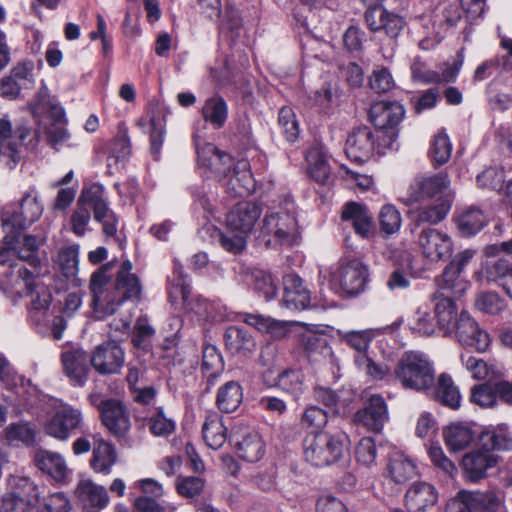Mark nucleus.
Listing matches in <instances>:
<instances>
[{
  "label": "nucleus",
  "instance_id": "1",
  "mask_svg": "<svg viewBox=\"0 0 512 512\" xmlns=\"http://www.w3.org/2000/svg\"><path fill=\"white\" fill-rule=\"evenodd\" d=\"M111 265L112 263L103 265L90 279L93 310L99 319L116 313L123 302L138 303L142 297L143 287L137 275L132 273V263L126 260L121 264L114 284L107 274Z\"/></svg>",
  "mask_w": 512,
  "mask_h": 512
},
{
  "label": "nucleus",
  "instance_id": "2",
  "mask_svg": "<svg viewBox=\"0 0 512 512\" xmlns=\"http://www.w3.org/2000/svg\"><path fill=\"white\" fill-rule=\"evenodd\" d=\"M91 210H93L95 221L102 225L104 235L114 237L119 220L109 207L105 189L100 184H93L81 191L76 207L69 217V230L77 237H83L90 230Z\"/></svg>",
  "mask_w": 512,
  "mask_h": 512
},
{
  "label": "nucleus",
  "instance_id": "3",
  "mask_svg": "<svg viewBox=\"0 0 512 512\" xmlns=\"http://www.w3.org/2000/svg\"><path fill=\"white\" fill-rule=\"evenodd\" d=\"M438 301L434 304V311L438 317L439 327L447 336H453L457 341L467 347L474 348L479 352L485 351L490 345L488 333L482 330L478 323L467 312H462L455 322L456 307L453 300L448 296H437Z\"/></svg>",
  "mask_w": 512,
  "mask_h": 512
},
{
  "label": "nucleus",
  "instance_id": "4",
  "mask_svg": "<svg viewBox=\"0 0 512 512\" xmlns=\"http://www.w3.org/2000/svg\"><path fill=\"white\" fill-rule=\"evenodd\" d=\"M394 375L405 389L418 392L429 391L435 383L433 363L418 351L405 352L396 364Z\"/></svg>",
  "mask_w": 512,
  "mask_h": 512
},
{
  "label": "nucleus",
  "instance_id": "5",
  "mask_svg": "<svg viewBox=\"0 0 512 512\" xmlns=\"http://www.w3.org/2000/svg\"><path fill=\"white\" fill-rule=\"evenodd\" d=\"M344 435L318 432L304 440V456L307 462L316 467L332 465L340 460L345 451Z\"/></svg>",
  "mask_w": 512,
  "mask_h": 512
},
{
  "label": "nucleus",
  "instance_id": "6",
  "mask_svg": "<svg viewBox=\"0 0 512 512\" xmlns=\"http://www.w3.org/2000/svg\"><path fill=\"white\" fill-rule=\"evenodd\" d=\"M297 237L298 225L293 214L281 210L264 216L259 238L267 247L291 246Z\"/></svg>",
  "mask_w": 512,
  "mask_h": 512
},
{
  "label": "nucleus",
  "instance_id": "7",
  "mask_svg": "<svg viewBox=\"0 0 512 512\" xmlns=\"http://www.w3.org/2000/svg\"><path fill=\"white\" fill-rule=\"evenodd\" d=\"M0 381L5 388L13 393L10 401L15 406L29 409L42 400V393L29 379L18 375L10 362L0 354Z\"/></svg>",
  "mask_w": 512,
  "mask_h": 512
},
{
  "label": "nucleus",
  "instance_id": "8",
  "mask_svg": "<svg viewBox=\"0 0 512 512\" xmlns=\"http://www.w3.org/2000/svg\"><path fill=\"white\" fill-rule=\"evenodd\" d=\"M395 132H390L382 140L376 136L371 128L359 126L354 128L348 135L345 152L352 161L364 162L368 160L375 151L384 154V149L391 146Z\"/></svg>",
  "mask_w": 512,
  "mask_h": 512
},
{
  "label": "nucleus",
  "instance_id": "9",
  "mask_svg": "<svg viewBox=\"0 0 512 512\" xmlns=\"http://www.w3.org/2000/svg\"><path fill=\"white\" fill-rule=\"evenodd\" d=\"M44 206L35 186H30L23 194L19 209L6 211L2 215L4 231L20 232L30 227L42 216Z\"/></svg>",
  "mask_w": 512,
  "mask_h": 512
},
{
  "label": "nucleus",
  "instance_id": "10",
  "mask_svg": "<svg viewBox=\"0 0 512 512\" xmlns=\"http://www.w3.org/2000/svg\"><path fill=\"white\" fill-rule=\"evenodd\" d=\"M11 268L17 269L16 292L21 296H32L29 307V314L33 321L38 323L44 320V316L50 306L52 295L45 286L34 284L35 272L17 264H10Z\"/></svg>",
  "mask_w": 512,
  "mask_h": 512
},
{
  "label": "nucleus",
  "instance_id": "11",
  "mask_svg": "<svg viewBox=\"0 0 512 512\" xmlns=\"http://www.w3.org/2000/svg\"><path fill=\"white\" fill-rule=\"evenodd\" d=\"M446 512H506V510L499 493L462 491L448 502Z\"/></svg>",
  "mask_w": 512,
  "mask_h": 512
},
{
  "label": "nucleus",
  "instance_id": "12",
  "mask_svg": "<svg viewBox=\"0 0 512 512\" xmlns=\"http://www.w3.org/2000/svg\"><path fill=\"white\" fill-rule=\"evenodd\" d=\"M195 145L199 168L203 170L207 177H213L222 183L237 164V161L211 143L201 145L197 136L195 137Z\"/></svg>",
  "mask_w": 512,
  "mask_h": 512
},
{
  "label": "nucleus",
  "instance_id": "13",
  "mask_svg": "<svg viewBox=\"0 0 512 512\" xmlns=\"http://www.w3.org/2000/svg\"><path fill=\"white\" fill-rule=\"evenodd\" d=\"M82 422L81 410L62 401H55L53 414L46 422L44 430L49 436L64 441L74 430L81 427Z\"/></svg>",
  "mask_w": 512,
  "mask_h": 512
},
{
  "label": "nucleus",
  "instance_id": "14",
  "mask_svg": "<svg viewBox=\"0 0 512 512\" xmlns=\"http://www.w3.org/2000/svg\"><path fill=\"white\" fill-rule=\"evenodd\" d=\"M450 185L447 173L439 172L431 175H418L407 190L405 203L412 205L425 199L442 194Z\"/></svg>",
  "mask_w": 512,
  "mask_h": 512
},
{
  "label": "nucleus",
  "instance_id": "15",
  "mask_svg": "<svg viewBox=\"0 0 512 512\" xmlns=\"http://www.w3.org/2000/svg\"><path fill=\"white\" fill-rule=\"evenodd\" d=\"M421 255L430 262H438L450 257L453 250L451 237L436 228H426L418 235Z\"/></svg>",
  "mask_w": 512,
  "mask_h": 512
},
{
  "label": "nucleus",
  "instance_id": "16",
  "mask_svg": "<svg viewBox=\"0 0 512 512\" xmlns=\"http://www.w3.org/2000/svg\"><path fill=\"white\" fill-rule=\"evenodd\" d=\"M499 456L492 452L488 443L482 442V446L469 453L462 459V467L465 477L471 482H477L488 476V470L499 463Z\"/></svg>",
  "mask_w": 512,
  "mask_h": 512
},
{
  "label": "nucleus",
  "instance_id": "17",
  "mask_svg": "<svg viewBox=\"0 0 512 512\" xmlns=\"http://www.w3.org/2000/svg\"><path fill=\"white\" fill-rule=\"evenodd\" d=\"M34 64L31 61L19 62L0 80V96L15 100L20 97L23 89H29L34 85Z\"/></svg>",
  "mask_w": 512,
  "mask_h": 512
},
{
  "label": "nucleus",
  "instance_id": "18",
  "mask_svg": "<svg viewBox=\"0 0 512 512\" xmlns=\"http://www.w3.org/2000/svg\"><path fill=\"white\" fill-rule=\"evenodd\" d=\"M91 366L100 375L118 374L125 362L123 349L114 341L103 343L93 351Z\"/></svg>",
  "mask_w": 512,
  "mask_h": 512
},
{
  "label": "nucleus",
  "instance_id": "19",
  "mask_svg": "<svg viewBox=\"0 0 512 512\" xmlns=\"http://www.w3.org/2000/svg\"><path fill=\"white\" fill-rule=\"evenodd\" d=\"M332 279L339 284L343 292L355 295L363 291L368 279V269L361 261L351 260L340 266L333 273Z\"/></svg>",
  "mask_w": 512,
  "mask_h": 512
},
{
  "label": "nucleus",
  "instance_id": "20",
  "mask_svg": "<svg viewBox=\"0 0 512 512\" xmlns=\"http://www.w3.org/2000/svg\"><path fill=\"white\" fill-rule=\"evenodd\" d=\"M261 216V208L253 202H239L227 214V227L243 235L251 233Z\"/></svg>",
  "mask_w": 512,
  "mask_h": 512
},
{
  "label": "nucleus",
  "instance_id": "21",
  "mask_svg": "<svg viewBox=\"0 0 512 512\" xmlns=\"http://www.w3.org/2000/svg\"><path fill=\"white\" fill-rule=\"evenodd\" d=\"M103 425L117 438H123L130 430L131 423L124 405L116 399H108L100 414Z\"/></svg>",
  "mask_w": 512,
  "mask_h": 512
},
{
  "label": "nucleus",
  "instance_id": "22",
  "mask_svg": "<svg viewBox=\"0 0 512 512\" xmlns=\"http://www.w3.org/2000/svg\"><path fill=\"white\" fill-rule=\"evenodd\" d=\"M227 193L234 197L251 194L255 189V180L246 160L237 161L227 178L222 182Z\"/></svg>",
  "mask_w": 512,
  "mask_h": 512
},
{
  "label": "nucleus",
  "instance_id": "23",
  "mask_svg": "<svg viewBox=\"0 0 512 512\" xmlns=\"http://www.w3.org/2000/svg\"><path fill=\"white\" fill-rule=\"evenodd\" d=\"M404 115V107L396 101H379L374 103L369 110L371 122L381 130L393 129L403 120Z\"/></svg>",
  "mask_w": 512,
  "mask_h": 512
},
{
  "label": "nucleus",
  "instance_id": "24",
  "mask_svg": "<svg viewBox=\"0 0 512 512\" xmlns=\"http://www.w3.org/2000/svg\"><path fill=\"white\" fill-rule=\"evenodd\" d=\"M61 362L65 375L77 386H84L89 372L88 357L84 350L71 348L63 351Z\"/></svg>",
  "mask_w": 512,
  "mask_h": 512
},
{
  "label": "nucleus",
  "instance_id": "25",
  "mask_svg": "<svg viewBox=\"0 0 512 512\" xmlns=\"http://www.w3.org/2000/svg\"><path fill=\"white\" fill-rule=\"evenodd\" d=\"M388 420V408L384 398L371 395L365 408L355 414V421L374 432H380Z\"/></svg>",
  "mask_w": 512,
  "mask_h": 512
},
{
  "label": "nucleus",
  "instance_id": "26",
  "mask_svg": "<svg viewBox=\"0 0 512 512\" xmlns=\"http://www.w3.org/2000/svg\"><path fill=\"white\" fill-rule=\"evenodd\" d=\"M283 305L294 311L304 310L310 305V291L296 274H288L283 278Z\"/></svg>",
  "mask_w": 512,
  "mask_h": 512
},
{
  "label": "nucleus",
  "instance_id": "27",
  "mask_svg": "<svg viewBox=\"0 0 512 512\" xmlns=\"http://www.w3.org/2000/svg\"><path fill=\"white\" fill-rule=\"evenodd\" d=\"M227 350L240 357H248L256 350V340L245 328L230 326L224 334Z\"/></svg>",
  "mask_w": 512,
  "mask_h": 512
},
{
  "label": "nucleus",
  "instance_id": "28",
  "mask_svg": "<svg viewBox=\"0 0 512 512\" xmlns=\"http://www.w3.org/2000/svg\"><path fill=\"white\" fill-rule=\"evenodd\" d=\"M48 144L54 149L68 144L71 139L66 128L65 112L61 106L53 105L50 110L49 123L45 127Z\"/></svg>",
  "mask_w": 512,
  "mask_h": 512
},
{
  "label": "nucleus",
  "instance_id": "29",
  "mask_svg": "<svg viewBox=\"0 0 512 512\" xmlns=\"http://www.w3.org/2000/svg\"><path fill=\"white\" fill-rule=\"evenodd\" d=\"M438 500V494L434 486L426 482L413 484L406 492V506L411 512H424L433 506Z\"/></svg>",
  "mask_w": 512,
  "mask_h": 512
},
{
  "label": "nucleus",
  "instance_id": "30",
  "mask_svg": "<svg viewBox=\"0 0 512 512\" xmlns=\"http://www.w3.org/2000/svg\"><path fill=\"white\" fill-rule=\"evenodd\" d=\"M432 397L440 404L457 410L461 404V394L452 377L447 373L438 376L434 388L430 389Z\"/></svg>",
  "mask_w": 512,
  "mask_h": 512
},
{
  "label": "nucleus",
  "instance_id": "31",
  "mask_svg": "<svg viewBox=\"0 0 512 512\" xmlns=\"http://www.w3.org/2000/svg\"><path fill=\"white\" fill-rule=\"evenodd\" d=\"M342 220L350 223L355 232L362 237H368L373 226L372 215L366 206L355 202L344 206Z\"/></svg>",
  "mask_w": 512,
  "mask_h": 512
},
{
  "label": "nucleus",
  "instance_id": "32",
  "mask_svg": "<svg viewBox=\"0 0 512 512\" xmlns=\"http://www.w3.org/2000/svg\"><path fill=\"white\" fill-rule=\"evenodd\" d=\"M76 494L83 503L84 508L91 509L92 512H98L104 508L109 501V496L103 486H99L90 480L79 482Z\"/></svg>",
  "mask_w": 512,
  "mask_h": 512
},
{
  "label": "nucleus",
  "instance_id": "33",
  "mask_svg": "<svg viewBox=\"0 0 512 512\" xmlns=\"http://www.w3.org/2000/svg\"><path fill=\"white\" fill-rule=\"evenodd\" d=\"M94 447L90 465L92 469L101 474H109L112 467L118 460L117 452L114 446L103 438L94 437Z\"/></svg>",
  "mask_w": 512,
  "mask_h": 512
},
{
  "label": "nucleus",
  "instance_id": "34",
  "mask_svg": "<svg viewBox=\"0 0 512 512\" xmlns=\"http://www.w3.org/2000/svg\"><path fill=\"white\" fill-rule=\"evenodd\" d=\"M485 276L488 282L496 284L512 300V263L499 258L487 265Z\"/></svg>",
  "mask_w": 512,
  "mask_h": 512
},
{
  "label": "nucleus",
  "instance_id": "35",
  "mask_svg": "<svg viewBox=\"0 0 512 512\" xmlns=\"http://www.w3.org/2000/svg\"><path fill=\"white\" fill-rule=\"evenodd\" d=\"M460 274L459 268H454L451 264L445 268L440 283V291L435 293L431 298L435 304L438 301V299H436L437 296L441 298L448 296L449 299L452 300V297H460L467 290L468 283L460 277Z\"/></svg>",
  "mask_w": 512,
  "mask_h": 512
},
{
  "label": "nucleus",
  "instance_id": "36",
  "mask_svg": "<svg viewBox=\"0 0 512 512\" xmlns=\"http://www.w3.org/2000/svg\"><path fill=\"white\" fill-rule=\"evenodd\" d=\"M34 463L39 470L47 473L55 480H62L67 474V465L64 458L56 452L38 450L34 454Z\"/></svg>",
  "mask_w": 512,
  "mask_h": 512
},
{
  "label": "nucleus",
  "instance_id": "37",
  "mask_svg": "<svg viewBox=\"0 0 512 512\" xmlns=\"http://www.w3.org/2000/svg\"><path fill=\"white\" fill-rule=\"evenodd\" d=\"M443 436L446 446L456 452L467 448L476 434L468 424L452 423L443 430Z\"/></svg>",
  "mask_w": 512,
  "mask_h": 512
},
{
  "label": "nucleus",
  "instance_id": "38",
  "mask_svg": "<svg viewBox=\"0 0 512 512\" xmlns=\"http://www.w3.org/2000/svg\"><path fill=\"white\" fill-rule=\"evenodd\" d=\"M307 171L311 178L320 184H327L331 168L327 156L320 146L311 147L306 154Z\"/></svg>",
  "mask_w": 512,
  "mask_h": 512
},
{
  "label": "nucleus",
  "instance_id": "39",
  "mask_svg": "<svg viewBox=\"0 0 512 512\" xmlns=\"http://www.w3.org/2000/svg\"><path fill=\"white\" fill-rule=\"evenodd\" d=\"M455 221L460 234L469 237L483 229L487 223V218L480 208L471 206L460 211Z\"/></svg>",
  "mask_w": 512,
  "mask_h": 512
},
{
  "label": "nucleus",
  "instance_id": "40",
  "mask_svg": "<svg viewBox=\"0 0 512 512\" xmlns=\"http://www.w3.org/2000/svg\"><path fill=\"white\" fill-rule=\"evenodd\" d=\"M236 447L238 455L248 462L259 461L265 453V443L261 435L254 430L245 433L236 443Z\"/></svg>",
  "mask_w": 512,
  "mask_h": 512
},
{
  "label": "nucleus",
  "instance_id": "41",
  "mask_svg": "<svg viewBox=\"0 0 512 512\" xmlns=\"http://www.w3.org/2000/svg\"><path fill=\"white\" fill-rule=\"evenodd\" d=\"M243 321L261 332L269 333L276 339L285 338L290 331V325L288 322L278 321L260 314H247Z\"/></svg>",
  "mask_w": 512,
  "mask_h": 512
},
{
  "label": "nucleus",
  "instance_id": "42",
  "mask_svg": "<svg viewBox=\"0 0 512 512\" xmlns=\"http://www.w3.org/2000/svg\"><path fill=\"white\" fill-rule=\"evenodd\" d=\"M387 470L390 479L398 485L405 484L417 474L413 461L400 453L390 457Z\"/></svg>",
  "mask_w": 512,
  "mask_h": 512
},
{
  "label": "nucleus",
  "instance_id": "43",
  "mask_svg": "<svg viewBox=\"0 0 512 512\" xmlns=\"http://www.w3.org/2000/svg\"><path fill=\"white\" fill-rule=\"evenodd\" d=\"M242 400L241 385L236 381H229L219 388L216 404L222 412L232 413L240 406Z\"/></svg>",
  "mask_w": 512,
  "mask_h": 512
},
{
  "label": "nucleus",
  "instance_id": "44",
  "mask_svg": "<svg viewBox=\"0 0 512 512\" xmlns=\"http://www.w3.org/2000/svg\"><path fill=\"white\" fill-rule=\"evenodd\" d=\"M203 438L206 444L212 449H218L226 441V428L222 423V417L217 413H210L206 416L202 427Z\"/></svg>",
  "mask_w": 512,
  "mask_h": 512
},
{
  "label": "nucleus",
  "instance_id": "45",
  "mask_svg": "<svg viewBox=\"0 0 512 512\" xmlns=\"http://www.w3.org/2000/svg\"><path fill=\"white\" fill-rule=\"evenodd\" d=\"M191 292L187 276L184 274L180 263L174 262L171 275L168 276V294L172 303L180 300L186 302Z\"/></svg>",
  "mask_w": 512,
  "mask_h": 512
},
{
  "label": "nucleus",
  "instance_id": "46",
  "mask_svg": "<svg viewBox=\"0 0 512 512\" xmlns=\"http://www.w3.org/2000/svg\"><path fill=\"white\" fill-rule=\"evenodd\" d=\"M11 489L34 509L40 502L43 494V487L33 480L24 476H15L11 482Z\"/></svg>",
  "mask_w": 512,
  "mask_h": 512
},
{
  "label": "nucleus",
  "instance_id": "47",
  "mask_svg": "<svg viewBox=\"0 0 512 512\" xmlns=\"http://www.w3.org/2000/svg\"><path fill=\"white\" fill-rule=\"evenodd\" d=\"M306 356L313 362H320L333 356L332 348L327 339L321 335L307 333L302 337Z\"/></svg>",
  "mask_w": 512,
  "mask_h": 512
},
{
  "label": "nucleus",
  "instance_id": "48",
  "mask_svg": "<svg viewBox=\"0 0 512 512\" xmlns=\"http://www.w3.org/2000/svg\"><path fill=\"white\" fill-rule=\"evenodd\" d=\"M201 114L204 120L211 123L214 128H222L228 116L226 101L219 95L208 98L201 109Z\"/></svg>",
  "mask_w": 512,
  "mask_h": 512
},
{
  "label": "nucleus",
  "instance_id": "49",
  "mask_svg": "<svg viewBox=\"0 0 512 512\" xmlns=\"http://www.w3.org/2000/svg\"><path fill=\"white\" fill-rule=\"evenodd\" d=\"M437 325L439 326L438 317L432 314L431 307L421 305L415 311L410 329L419 336H430L435 332Z\"/></svg>",
  "mask_w": 512,
  "mask_h": 512
},
{
  "label": "nucleus",
  "instance_id": "50",
  "mask_svg": "<svg viewBox=\"0 0 512 512\" xmlns=\"http://www.w3.org/2000/svg\"><path fill=\"white\" fill-rule=\"evenodd\" d=\"M271 386H277L284 392L298 397L305 390L304 375L299 369H285L277 375Z\"/></svg>",
  "mask_w": 512,
  "mask_h": 512
},
{
  "label": "nucleus",
  "instance_id": "51",
  "mask_svg": "<svg viewBox=\"0 0 512 512\" xmlns=\"http://www.w3.org/2000/svg\"><path fill=\"white\" fill-rule=\"evenodd\" d=\"M338 335L343 343L356 352L355 358L367 355V350L374 338L372 330L338 331Z\"/></svg>",
  "mask_w": 512,
  "mask_h": 512
},
{
  "label": "nucleus",
  "instance_id": "52",
  "mask_svg": "<svg viewBox=\"0 0 512 512\" xmlns=\"http://www.w3.org/2000/svg\"><path fill=\"white\" fill-rule=\"evenodd\" d=\"M482 442L488 443V447L493 452L498 451H509L512 450V435L508 431L507 425H498L492 431H486L481 436Z\"/></svg>",
  "mask_w": 512,
  "mask_h": 512
},
{
  "label": "nucleus",
  "instance_id": "53",
  "mask_svg": "<svg viewBox=\"0 0 512 512\" xmlns=\"http://www.w3.org/2000/svg\"><path fill=\"white\" fill-rule=\"evenodd\" d=\"M224 367L221 354L213 345L205 346L203 350L202 369L208 373L207 383L209 386L215 383L216 378Z\"/></svg>",
  "mask_w": 512,
  "mask_h": 512
},
{
  "label": "nucleus",
  "instance_id": "54",
  "mask_svg": "<svg viewBox=\"0 0 512 512\" xmlns=\"http://www.w3.org/2000/svg\"><path fill=\"white\" fill-rule=\"evenodd\" d=\"M79 246L72 245L61 249L57 256V265L61 273L70 278L77 274L79 264Z\"/></svg>",
  "mask_w": 512,
  "mask_h": 512
},
{
  "label": "nucleus",
  "instance_id": "55",
  "mask_svg": "<svg viewBox=\"0 0 512 512\" xmlns=\"http://www.w3.org/2000/svg\"><path fill=\"white\" fill-rule=\"evenodd\" d=\"M475 307L484 313L497 315L507 307L506 301L496 292H485L477 296Z\"/></svg>",
  "mask_w": 512,
  "mask_h": 512
},
{
  "label": "nucleus",
  "instance_id": "56",
  "mask_svg": "<svg viewBox=\"0 0 512 512\" xmlns=\"http://www.w3.org/2000/svg\"><path fill=\"white\" fill-rule=\"evenodd\" d=\"M380 230L386 235H392L399 231L402 224L400 212L393 205H385L379 215Z\"/></svg>",
  "mask_w": 512,
  "mask_h": 512
},
{
  "label": "nucleus",
  "instance_id": "57",
  "mask_svg": "<svg viewBox=\"0 0 512 512\" xmlns=\"http://www.w3.org/2000/svg\"><path fill=\"white\" fill-rule=\"evenodd\" d=\"M38 242L33 235L21 233V242L18 249V258L26 261L33 269L40 266V259L37 256Z\"/></svg>",
  "mask_w": 512,
  "mask_h": 512
},
{
  "label": "nucleus",
  "instance_id": "58",
  "mask_svg": "<svg viewBox=\"0 0 512 512\" xmlns=\"http://www.w3.org/2000/svg\"><path fill=\"white\" fill-rule=\"evenodd\" d=\"M452 153V144L445 133H439L435 136L430 148V156L436 165H442L448 162Z\"/></svg>",
  "mask_w": 512,
  "mask_h": 512
},
{
  "label": "nucleus",
  "instance_id": "59",
  "mask_svg": "<svg viewBox=\"0 0 512 512\" xmlns=\"http://www.w3.org/2000/svg\"><path fill=\"white\" fill-rule=\"evenodd\" d=\"M242 27V19L238 10L231 4H227L223 14L221 15L220 31L231 38L238 36V32Z\"/></svg>",
  "mask_w": 512,
  "mask_h": 512
},
{
  "label": "nucleus",
  "instance_id": "60",
  "mask_svg": "<svg viewBox=\"0 0 512 512\" xmlns=\"http://www.w3.org/2000/svg\"><path fill=\"white\" fill-rule=\"evenodd\" d=\"M450 210V204L447 201H441L435 205L422 208L418 215L419 223L437 224L444 220Z\"/></svg>",
  "mask_w": 512,
  "mask_h": 512
},
{
  "label": "nucleus",
  "instance_id": "61",
  "mask_svg": "<svg viewBox=\"0 0 512 512\" xmlns=\"http://www.w3.org/2000/svg\"><path fill=\"white\" fill-rule=\"evenodd\" d=\"M328 421L325 410L318 406H309L305 409L301 417V426L310 429L312 432L322 429Z\"/></svg>",
  "mask_w": 512,
  "mask_h": 512
},
{
  "label": "nucleus",
  "instance_id": "62",
  "mask_svg": "<svg viewBox=\"0 0 512 512\" xmlns=\"http://www.w3.org/2000/svg\"><path fill=\"white\" fill-rule=\"evenodd\" d=\"M4 439L9 443L22 442L30 444L35 439L33 429L28 424H11L3 431Z\"/></svg>",
  "mask_w": 512,
  "mask_h": 512
},
{
  "label": "nucleus",
  "instance_id": "63",
  "mask_svg": "<svg viewBox=\"0 0 512 512\" xmlns=\"http://www.w3.org/2000/svg\"><path fill=\"white\" fill-rule=\"evenodd\" d=\"M355 364L359 369L372 380H383L389 373L390 369L385 364H378L374 362L368 355H361L355 358Z\"/></svg>",
  "mask_w": 512,
  "mask_h": 512
},
{
  "label": "nucleus",
  "instance_id": "64",
  "mask_svg": "<svg viewBox=\"0 0 512 512\" xmlns=\"http://www.w3.org/2000/svg\"><path fill=\"white\" fill-rule=\"evenodd\" d=\"M151 433L159 437H167L175 430V422L167 418L162 409H159L148 419Z\"/></svg>",
  "mask_w": 512,
  "mask_h": 512
}]
</instances>
